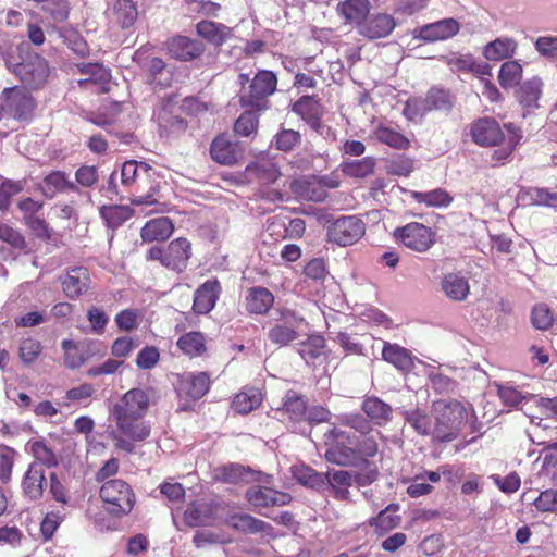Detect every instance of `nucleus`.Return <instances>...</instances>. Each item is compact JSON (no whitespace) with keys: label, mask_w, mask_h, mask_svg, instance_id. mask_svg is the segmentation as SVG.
<instances>
[{"label":"nucleus","mask_w":557,"mask_h":557,"mask_svg":"<svg viewBox=\"0 0 557 557\" xmlns=\"http://www.w3.org/2000/svg\"><path fill=\"white\" fill-rule=\"evenodd\" d=\"M151 394L143 388H132L111 408L110 418L116 430L134 441H145L150 435V426L143 421Z\"/></svg>","instance_id":"nucleus-1"},{"label":"nucleus","mask_w":557,"mask_h":557,"mask_svg":"<svg viewBox=\"0 0 557 557\" xmlns=\"http://www.w3.org/2000/svg\"><path fill=\"white\" fill-rule=\"evenodd\" d=\"M471 136L480 146H495L492 154L493 165L505 163L521 140V133L512 124L504 127L493 119H481L471 127Z\"/></svg>","instance_id":"nucleus-2"},{"label":"nucleus","mask_w":557,"mask_h":557,"mask_svg":"<svg viewBox=\"0 0 557 557\" xmlns=\"http://www.w3.org/2000/svg\"><path fill=\"white\" fill-rule=\"evenodd\" d=\"M435 424L432 432L434 440L450 442L455 440L467 420V410L458 400L440 399L433 403Z\"/></svg>","instance_id":"nucleus-3"},{"label":"nucleus","mask_w":557,"mask_h":557,"mask_svg":"<svg viewBox=\"0 0 557 557\" xmlns=\"http://www.w3.org/2000/svg\"><path fill=\"white\" fill-rule=\"evenodd\" d=\"M238 82L242 85V106L253 111L265 110L268 97L273 95L277 87L276 75L268 70L259 71L251 81L248 74H240Z\"/></svg>","instance_id":"nucleus-4"},{"label":"nucleus","mask_w":557,"mask_h":557,"mask_svg":"<svg viewBox=\"0 0 557 557\" xmlns=\"http://www.w3.org/2000/svg\"><path fill=\"white\" fill-rule=\"evenodd\" d=\"M21 61H16L12 54L4 57V63L9 71L14 73L21 82L30 88L42 86L49 75L47 61L37 53H26L18 55Z\"/></svg>","instance_id":"nucleus-5"},{"label":"nucleus","mask_w":557,"mask_h":557,"mask_svg":"<svg viewBox=\"0 0 557 557\" xmlns=\"http://www.w3.org/2000/svg\"><path fill=\"white\" fill-rule=\"evenodd\" d=\"M100 497L110 506L108 510L116 516L129 513L135 504L132 487L119 479L104 482L100 488Z\"/></svg>","instance_id":"nucleus-6"},{"label":"nucleus","mask_w":557,"mask_h":557,"mask_svg":"<svg viewBox=\"0 0 557 557\" xmlns=\"http://www.w3.org/2000/svg\"><path fill=\"white\" fill-rule=\"evenodd\" d=\"M366 233V224L356 215L341 216L329 224L327 239L341 247L357 243Z\"/></svg>","instance_id":"nucleus-7"},{"label":"nucleus","mask_w":557,"mask_h":557,"mask_svg":"<svg viewBox=\"0 0 557 557\" xmlns=\"http://www.w3.org/2000/svg\"><path fill=\"white\" fill-rule=\"evenodd\" d=\"M304 318L289 309H283L276 323L269 330V339L280 346H286L298 338V330L304 324Z\"/></svg>","instance_id":"nucleus-8"},{"label":"nucleus","mask_w":557,"mask_h":557,"mask_svg":"<svg viewBox=\"0 0 557 557\" xmlns=\"http://www.w3.org/2000/svg\"><path fill=\"white\" fill-rule=\"evenodd\" d=\"M338 185L339 182L335 176H301L290 184L294 191L300 197L315 202L326 198L325 187L336 188Z\"/></svg>","instance_id":"nucleus-9"},{"label":"nucleus","mask_w":557,"mask_h":557,"mask_svg":"<svg viewBox=\"0 0 557 557\" xmlns=\"http://www.w3.org/2000/svg\"><path fill=\"white\" fill-rule=\"evenodd\" d=\"M395 236L409 249L424 252L435 243V233L428 226L412 222L395 231Z\"/></svg>","instance_id":"nucleus-10"},{"label":"nucleus","mask_w":557,"mask_h":557,"mask_svg":"<svg viewBox=\"0 0 557 557\" xmlns=\"http://www.w3.org/2000/svg\"><path fill=\"white\" fill-rule=\"evenodd\" d=\"M459 29L460 25L455 18H444L416 28L413 37L426 42H435L454 37Z\"/></svg>","instance_id":"nucleus-11"},{"label":"nucleus","mask_w":557,"mask_h":557,"mask_svg":"<svg viewBox=\"0 0 557 557\" xmlns=\"http://www.w3.org/2000/svg\"><path fill=\"white\" fill-rule=\"evenodd\" d=\"M5 110L16 120H28L34 111V99L20 88L4 89Z\"/></svg>","instance_id":"nucleus-12"},{"label":"nucleus","mask_w":557,"mask_h":557,"mask_svg":"<svg viewBox=\"0 0 557 557\" xmlns=\"http://www.w3.org/2000/svg\"><path fill=\"white\" fill-rule=\"evenodd\" d=\"M246 498L255 507H270L287 505L293 497L288 493L257 485L247 490Z\"/></svg>","instance_id":"nucleus-13"},{"label":"nucleus","mask_w":557,"mask_h":557,"mask_svg":"<svg viewBox=\"0 0 557 557\" xmlns=\"http://www.w3.org/2000/svg\"><path fill=\"white\" fill-rule=\"evenodd\" d=\"M396 27L394 17L386 13H377L366 18L358 33L369 39L387 37Z\"/></svg>","instance_id":"nucleus-14"},{"label":"nucleus","mask_w":557,"mask_h":557,"mask_svg":"<svg viewBox=\"0 0 557 557\" xmlns=\"http://www.w3.org/2000/svg\"><path fill=\"white\" fill-rule=\"evenodd\" d=\"M168 51L176 60L191 61L203 53L205 46L186 36H175L168 41Z\"/></svg>","instance_id":"nucleus-15"},{"label":"nucleus","mask_w":557,"mask_h":557,"mask_svg":"<svg viewBox=\"0 0 557 557\" xmlns=\"http://www.w3.org/2000/svg\"><path fill=\"white\" fill-rule=\"evenodd\" d=\"M61 284L66 297L75 299L89 289V271L84 267L72 268L62 277Z\"/></svg>","instance_id":"nucleus-16"},{"label":"nucleus","mask_w":557,"mask_h":557,"mask_svg":"<svg viewBox=\"0 0 557 557\" xmlns=\"http://www.w3.org/2000/svg\"><path fill=\"white\" fill-rule=\"evenodd\" d=\"M190 255L191 246L187 239H174L165 248L164 267L182 272L186 269Z\"/></svg>","instance_id":"nucleus-17"},{"label":"nucleus","mask_w":557,"mask_h":557,"mask_svg":"<svg viewBox=\"0 0 557 557\" xmlns=\"http://www.w3.org/2000/svg\"><path fill=\"white\" fill-rule=\"evenodd\" d=\"M242 149L237 143H233L228 136H218L211 144L210 154L214 161L224 165L234 164L242 158Z\"/></svg>","instance_id":"nucleus-18"},{"label":"nucleus","mask_w":557,"mask_h":557,"mask_svg":"<svg viewBox=\"0 0 557 557\" xmlns=\"http://www.w3.org/2000/svg\"><path fill=\"white\" fill-rule=\"evenodd\" d=\"M46 484L45 470L37 465H28L21 482L24 495L30 500H39L44 495Z\"/></svg>","instance_id":"nucleus-19"},{"label":"nucleus","mask_w":557,"mask_h":557,"mask_svg":"<svg viewBox=\"0 0 557 557\" xmlns=\"http://www.w3.org/2000/svg\"><path fill=\"white\" fill-rule=\"evenodd\" d=\"M371 4L369 0H344L337 4V12L346 23L352 24L359 30L369 15Z\"/></svg>","instance_id":"nucleus-20"},{"label":"nucleus","mask_w":557,"mask_h":557,"mask_svg":"<svg viewBox=\"0 0 557 557\" xmlns=\"http://www.w3.org/2000/svg\"><path fill=\"white\" fill-rule=\"evenodd\" d=\"M78 72L84 76L77 79L81 87L89 84L98 85L102 91H107V84L111 79V73L102 64L98 63H81L77 65Z\"/></svg>","instance_id":"nucleus-21"},{"label":"nucleus","mask_w":557,"mask_h":557,"mask_svg":"<svg viewBox=\"0 0 557 557\" xmlns=\"http://www.w3.org/2000/svg\"><path fill=\"white\" fill-rule=\"evenodd\" d=\"M329 448L325 450V459L334 465L341 467H357L360 465L361 458L358 456L357 450L343 443L325 442Z\"/></svg>","instance_id":"nucleus-22"},{"label":"nucleus","mask_w":557,"mask_h":557,"mask_svg":"<svg viewBox=\"0 0 557 557\" xmlns=\"http://www.w3.org/2000/svg\"><path fill=\"white\" fill-rule=\"evenodd\" d=\"M218 478L221 479L225 483H250V482H262L263 474L261 472H257L251 470L250 468H246L238 463H231L227 466H223L218 468Z\"/></svg>","instance_id":"nucleus-23"},{"label":"nucleus","mask_w":557,"mask_h":557,"mask_svg":"<svg viewBox=\"0 0 557 557\" xmlns=\"http://www.w3.org/2000/svg\"><path fill=\"white\" fill-rule=\"evenodd\" d=\"M219 289L220 285L215 281H208L202 284L195 292L193 310L198 314H206L210 312L218 300Z\"/></svg>","instance_id":"nucleus-24"},{"label":"nucleus","mask_w":557,"mask_h":557,"mask_svg":"<svg viewBox=\"0 0 557 557\" xmlns=\"http://www.w3.org/2000/svg\"><path fill=\"white\" fill-rule=\"evenodd\" d=\"M361 409L379 426L386 425L393 418L392 407L375 396L367 397L362 401Z\"/></svg>","instance_id":"nucleus-25"},{"label":"nucleus","mask_w":557,"mask_h":557,"mask_svg":"<svg viewBox=\"0 0 557 557\" xmlns=\"http://www.w3.org/2000/svg\"><path fill=\"white\" fill-rule=\"evenodd\" d=\"M382 358L401 372H410L414 366L411 352L398 344L384 343Z\"/></svg>","instance_id":"nucleus-26"},{"label":"nucleus","mask_w":557,"mask_h":557,"mask_svg":"<svg viewBox=\"0 0 557 557\" xmlns=\"http://www.w3.org/2000/svg\"><path fill=\"white\" fill-rule=\"evenodd\" d=\"M401 414L406 423H408L418 434L423 436L431 434L432 419L428 412L425 404L423 406L417 404L414 407L404 409Z\"/></svg>","instance_id":"nucleus-27"},{"label":"nucleus","mask_w":557,"mask_h":557,"mask_svg":"<svg viewBox=\"0 0 557 557\" xmlns=\"http://www.w3.org/2000/svg\"><path fill=\"white\" fill-rule=\"evenodd\" d=\"M174 231L173 222L165 216L148 221L140 231L141 239L146 243L168 239Z\"/></svg>","instance_id":"nucleus-28"},{"label":"nucleus","mask_w":557,"mask_h":557,"mask_svg":"<svg viewBox=\"0 0 557 557\" xmlns=\"http://www.w3.org/2000/svg\"><path fill=\"white\" fill-rule=\"evenodd\" d=\"M274 296L265 287H252L246 297V308L250 313L264 314L273 306Z\"/></svg>","instance_id":"nucleus-29"},{"label":"nucleus","mask_w":557,"mask_h":557,"mask_svg":"<svg viewBox=\"0 0 557 557\" xmlns=\"http://www.w3.org/2000/svg\"><path fill=\"white\" fill-rule=\"evenodd\" d=\"M517 42L509 37H500L488 42L483 49V55L490 61H499L515 54Z\"/></svg>","instance_id":"nucleus-30"},{"label":"nucleus","mask_w":557,"mask_h":557,"mask_svg":"<svg viewBox=\"0 0 557 557\" xmlns=\"http://www.w3.org/2000/svg\"><path fill=\"white\" fill-rule=\"evenodd\" d=\"M228 524L233 529L250 534L261 532L269 534L273 529L268 522L247 513L232 516L228 520Z\"/></svg>","instance_id":"nucleus-31"},{"label":"nucleus","mask_w":557,"mask_h":557,"mask_svg":"<svg viewBox=\"0 0 557 557\" xmlns=\"http://www.w3.org/2000/svg\"><path fill=\"white\" fill-rule=\"evenodd\" d=\"M441 285L445 295L455 301L465 300L470 290L468 281L456 273L446 274Z\"/></svg>","instance_id":"nucleus-32"},{"label":"nucleus","mask_w":557,"mask_h":557,"mask_svg":"<svg viewBox=\"0 0 557 557\" xmlns=\"http://www.w3.org/2000/svg\"><path fill=\"white\" fill-rule=\"evenodd\" d=\"M197 34L209 42L220 46L231 35V29L220 23L212 21H201L196 26Z\"/></svg>","instance_id":"nucleus-33"},{"label":"nucleus","mask_w":557,"mask_h":557,"mask_svg":"<svg viewBox=\"0 0 557 557\" xmlns=\"http://www.w3.org/2000/svg\"><path fill=\"white\" fill-rule=\"evenodd\" d=\"M29 451L34 457V461L29 465H37L40 469L45 467L51 469L59 463L54 451L44 441L30 442Z\"/></svg>","instance_id":"nucleus-34"},{"label":"nucleus","mask_w":557,"mask_h":557,"mask_svg":"<svg viewBox=\"0 0 557 557\" xmlns=\"http://www.w3.org/2000/svg\"><path fill=\"white\" fill-rule=\"evenodd\" d=\"M177 347L187 356H201L206 351V338L201 332L191 331L182 335L177 343Z\"/></svg>","instance_id":"nucleus-35"},{"label":"nucleus","mask_w":557,"mask_h":557,"mask_svg":"<svg viewBox=\"0 0 557 557\" xmlns=\"http://www.w3.org/2000/svg\"><path fill=\"white\" fill-rule=\"evenodd\" d=\"M294 479L300 484L315 488L323 490L325 487V475L317 472L314 469L300 465L292 468Z\"/></svg>","instance_id":"nucleus-36"},{"label":"nucleus","mask_w":557,"mask_h":557,"mask_svg":"<svg viewBox=\"0 0 557 557\" xmlns=\"http://www.w3.org/2000/svg\"><path fill=\"white\" fill-rule=\"evenodd\" d=\"M210 386V379L207 373L200 372L196 375H187L181 382V389L185 391L186 394L193 399L201 398Z\"/></svg>","instance_id":"nucleus-37"},{"label":"nucleus","mask_w":557,"mask_h":557,"mask_svg":"<svg viewBox=\"0 0 557 557\" xmlns=\"http://www.w3.org/2000/svg\"><path fill=\"white\" fill-rule=\"evenodd\" d=\"M262 403V394L258 388H249L238 393L233 399V408L242 414L249 413Z\"/></svg>","instance_id":"nucleus-38"},{"label":"nucleus","mask_w":557,"mask_h":557,"mask_svg":"<svg viewBox=\"0 0 557 557\" xmlns=\"http://www.w3.org/2000/svg\"><path fill=\"white\" fill-rule=\"evenodd\" d=\"M282 410L294 421L305 419L307 403L301 395L295 391H288L284 397Z\"/></svg>","instance_id":"nucleus-39"},{"label":"nucleus","mask_w":557,"mask_h":557,"mask_svg":"<svg viewBox=\"0 0 557 557\" xmlns=\"http://www.w3.org/2000/svg\"><path fill=\"white\" fill-rule=\"evenodd\" d=\"M411 197L428 207H448L453 201V197L442 188L430 191H412Z\"/></svg>","instance_id":"nucleus-40"},{"label":"nucleus","mask_w":557,"mask_h":557,"mask_svg":"<svg viewBox=\"0 0 557 557\" xmlns=\"http://www.w3.org/2000/svg\"><path fill=\"white\" fill-rule=\"evenodd\" d=\"M113 18L123 27L127 28L137 18V9L131 0H117L112 9Z\"/></svg>","instance_id":"nucleus-41"},{"label":"nucleus","mask_w":557,"mask_h":557,"mask_svg":"<svg viewBox=\"0 0 557 557\" xmlns=\"http://www.w3.org/2000/svg\"><path fill=\"white\" fill-rule=\"evenodd\" d=\"M542 92V81L539 77H533L522 84L519 89V101L527 108L536 107L537 100Z\"/></svg>","instance_id":"nucleus-42"},{"label":"nucleus","mask_w":557,"mask_h":557,"mask_svg":"<svg viewBox=\"0 0 557 557\" xmlns=\"http://www.w3.org/2000/svg\"><path fill=\"white\" fill-rule=\"evenodd\" d=\"M522 66L518 61H506L502 64L498 81L503 88L517 86L522 78Z\"/></svg>","instance_id":"nucleus-43"},{"label":"nucleus","mask_w":557,"mask_h":557,"mask_svg":"<svg viewBox=\"0 0 557 557\" xmlns=\"http://www.w3.org/2000/svg\"><path fill=\"white\" fill-rule=\"evenodd\" d=\"M375 138L396 149H406L409 146V140L403 134L387 126L377 127Z\"/></svg>","instance_id":"nucleus-44"},{"label":"nucleus","mask_w":557,"mask_h":557,"mask_svg":"<svg viewBox=\"0 0 557 557\" xmlns=\"http://www.w3.org/2000/svg\"><path fill=\"white\" fill-rule=\"evenodd\" d=\"M539 445H545L543 453L542 474L548 478L555 485H557V456L549 453L550 450H557V442L545 444V442H539Z\"/></svg>","instance_id":"nucleus-45"},{"label":"nucleus","mask_w":557,"mask_h":557,"mask_svg":"<svg viewBox=\"0 0 557 557\" xmlns=\"http://www.w3.org/2000/svg\"><path fill=\"white\" fill-rule=\"evenodd\" d=\"M341 425L349 426L361 434H367L372 430L370 421L357 412H345L336 416Z\"/></svg>","instance_id":"nucleus-46"},{"label":"nucleus","mask_w":557,"mask_h":557,"mask_svg":"<svg viewBox=\"0 0 557 557\" xmlns=\"http://www.w3.org/2000/svg\"><path fill=\"white\" fill-rule=\"evenodd\" d=\"M100 213L107 225L111 228L119 227L129 216L128 208L121 206H104L101 208Z\"/></svg>","instance_id":"nucleus-47"},{"label":"nucleus","mask_w":557,"mask_h":557,"mask_svg":"<svg viewBox=\"0 0 557 557\" xmlns=\"http://www.w3.org/2000/svg\"><path fill=\"white\" fill-rule=\"evenodd\" d=\"M16 451L5 445L0 446V480L8 483L12 476V469L15 462Z\"/></svg>","instance_id":"nucleus-48"},{"label":"nucleus","mask_w":557,"mask_h":557,"mask_svg":"<svg viewBox=\"0 0 557 557\" xmlns=\"http://www.w3.org/2000/svg\"><path fill=\"white\" fill-rule=\"evenodd\" d=\"M74 182L65 176H45L42 190L47 197H53L57 191L75 190Z\"/></svg>","instance_id":"nucleus-49"},{"label":"nucleus","mask_w":557,"mask_h":557,"mask_svg":"<svg viewBox=\"0 0 557 557\" xmlns=\"http://www.w3.org/2000/svg\"><path fill=\"white\" fill-rule=\"evenodd\" d=\"M360 463L363 465V468L360 471L352 472V479L358 486L363 487L377 480L379 470L366 458H361Z\"/></svg>","instance_id":"nucleus-50"},{"label":"nucleus","mask_w":557,"mask_h":557,"mask_svg":"<svg viewBox=\"0 0 557 557\" xmlns=\"http://www.w3.org/2000/svg\"><path fill=\"white\" fill-rule=\"evenodd\" d=\"M324 348V338L319 335H313L308 338L306 343L301 344L299 352L306 362H310L319 358Z\"/></svg>","instance_id":"nucleus-51"},{"label":"nucleus","mask_w":557,"mask_h":557,"mask_svg":"<svg viewBox=\"0 0 557 557\" xmlns=\"http://www.w3.org/2000/svg\"><path fill=\"white\" fill-rule=\"evenodd\" d=\"M258 126V117L255 112L248 110L239 115L234 124V131L242 136L255 134Z\"/></svg>","instance_id":"nucleus-52"},{"label":"nucleus","mask_w":557,"mask_h":557,"mask_svg":"<svg viewBox=\"0 0 557 557\" xmlns=\"http://www.w3.org/2000/svg\"><path fill=\"white\" fill-rule=\"evenodd\" d=\"M42 3H45L44 11L50 14L55 22L67 20L71 9L69 0H45Z\"/></svg>","instance_id":"nucleus-53"},{"label":"nucleus","mask_w":557,"mask_h":557,"mask_svg":"<svg viewBox=\"0 0 557 557\" xmlns=\"http://www.w3.org/2000/svg\"><path fill=\"white\" fill-rule=\"evenodd\" d=\"M0 239L12 248L25 250L27 248L24 236L13 227L0 222Z\"/></svg>","instance_id":"nucleus-54"},{"label":"nucleus","mask_w":557,"mask_h":557,"mask_svg":"<svg viewBox=\"0 0 557 557\" xmlns=\"http://www.w3.org/2000/svg\"><path fill=\"white\" fill-rule=\"evenodd\" d=\"M323 474L325 475V485L329 484L331 488L350 487L354 483L352 471L329 470Z\"/></svg>","instance_id":"nucleus-55"},{"label":"nucleus","mask_w":557,"mask_h":557,"mask_svg":"<svg viewBox=\"0 0 557 557\" xmlns=\"http://www.w3.org/2000/svg\"><path fill=\"white\" fill-rule=\"evenodd\" d=\"M532 324L537 330H547L552 326L554 318L546 305H536L532 310Z\"/></svg>","instance_id":"nucleus-56"},{"label":"nucleus","mask_w":557,"mask_h":557,"mask_svg":"<svg viewBox=\"0 0 557 557\" xmlns=\"http://www.w3.org/2000/svg\"><path fill=\"white\" fill-rule=\"evenodd\" d=\"M540 55L548 60H557V36H541L534 42Z\"/></svg>","instance_id":"nucleus-57"},{"label":"nucleus","mask_w":557,"mask_h":557,"mask_svg":"<svg viewBox=\"0 0 557 557\" xmlns=\"http://www.w3.org/2000/svg\"><path fill=\"white\" fill-rule=\"evenodd\" d=\"M40 354L41 345L36 339L26 338L20 345L18 355L25 364L34 362Z\"/></svg>","instance_id":"nucleus-58"},{"label":"nucleus","mask_w":557,"mask_h":557,"mask_svg":"<svg viewBox=\"0 0 557 557\" xmlns=\"http://www.w3.org/2000/svg\"><path fill=\"white\" fill-rule=\"evenodd\" d=\"M426 102L431 110H446L451 107L450 96L443 89H431L426 97Z\"/></svg>","instance_id":"nucleus-59"},{"label":"nucleus","mask_w":557,"mask_h":557,"mask_svg":"<svg viewBox=\"0 0 557 557\" xmlns=\"http://www.w3.org/2000/svg\"><path fill=\"white\" fill-rule=\"evenodd\" d=\"M429 111L425 98H410L404 108L405 116L411 121L422 117Z\"/></svg>","instance_id":"nucleus-60"},{"label":"nucleus","mask_w":557,"mask_h":557,"mask_svg":"<svg viewBox=\"0 0 557 557\" xmlns=\"http://www.w3.org/2000/svg\"><path fill=\"white\" fill-rule=\"evenodd\" d=\"M431 388L437 394H453L455 393L457 383L450 377L442 373L430 374Z\"/></svg>","instance_id":"nucleus-61"},{"label":"nucleus","mask_w":557,"mask_h":557,"mask_svg":"<svg viewBox=\"0 0 557 557\" xmlns=\"http://www.w3.org/2000/svg\"><path fill=\"white\" fill-rule=\"evenodd\" d=\"M159 359V349L154 346H146L138 352L136 366L141 370L152 369L158 363Z\"/></svg>","instance_id":"nucleus-62"},{"label":"nucleus","mask_w":557,"mask_h":557,"mask_svg":"<svg viewBox=\"0 0 557 557\" xmlns=\"http://www.w3.org/2000/svg\"><path fill=\"white\" fill-rule=\"evenodd\" d=\"M300 143V134L293 129H282L274 139L275 147L282 151H289Z\"/></svg>","instance_id":"nucleus-63"},{"label":"nucleus","mask_w":557,"mask_h":557,"mask_svg":"<svg viewBox=\"0 0 557 557\" xmlns=\"http://www.w3.org/2000/svg\"><path fill=\"white\" fill-rule=\"evenodd\" d=\"M87 319L90 323L91 331L99 335L104 332L109 321L107 313L96 306H92L88 309Z\"/></svg>","instance_id":"nucleus-64"}]
</instances>
